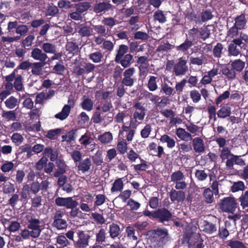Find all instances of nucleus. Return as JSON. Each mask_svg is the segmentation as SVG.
I'll list each match as a JSON object with an SVG mask.
<instances>
[{
	"label": "nucleus",
	"instance_id": "f257e3e1",
	"mask_svg": "<svg viewBox=\"0 0 248 248\" xmlns=\"http://www.w3.org/2000/svg\"><path fill=\"white\" fill-rule=\"evenodd\" d=\"M27 227L20 231V234L24 240H28L31 238L36 239L41 235L44 229L42 221L39 218H36L33 214L26 215Z\"/></svg>",
	"mask_w": 248,
	"mask_h": 248
},
{
	"label": "nucleus",
	"instance_id": "ea45409f",
	"mask_svg": "<svg viewBox=\"0 0 248 248\" xmlns=\"http://www.w3.org/2000/svg\"><path fill=\"white\" fill-rule=\"evenodd\" d=\"M91 3L89 2H81L75 5L76 10L81 14L86 12L91 7Z\"/></svg>",
	"mask_w": 248,
	"mask_h": 248
},
{
	"label": "nucleus",
	"instance_id": "e2e57ef3",
	"mask_svg": "<svg viewBox=\"0 0 248 248\" xmlns=\"http://www.w3.org/2000/svg\"><path fill=\"white\" fill-rule=\"evenodd\" d=\"M35 37L33 35H29L25 39H23L22 41V45L23 47L27 50H29L30 47L31 46L32 41L34 40Z\"/></svg>",
	"mask_w": 248,
	"mask_h": 248
},
{
	"label": "nucleus",
	"instance_id": "0eeeda50",
	"mask_svg": "<svg viewBox=\"0 0 248 248\" xmlns=\"http://www.w3.org/2000/svg\"><path fill=\"white\" fill-rule=\"evenodd\" d=\"M75 105V100L74 97L70 95L68 99V104L65 105L61 112L56 114L55 118L63 121L66 119L69 115L72 108Z\"/></svg>",
	"mask_w": 248,
	"mask_h": 248
},
{
	"label": "nucleus",
	"instance_id": "72a5a7b5",
	"mask_svg": "<svg viewBox=\"0 0 248 248\" xmlns=\"http://www.w3.org/2000/svg\"><path fill=\"white\" fill-rule=\"evenodd\" d=\"M220 152L219 157L222 162L225 160H228L232 157L234 154H232L231 149L228 147L222 149H219Z\"/></svg>",
	"mask_w": 248,
	"mask_h": 248
},
{
	"label": "nucleus",
	"instance_id": "a211bd4d",
	"mask_svg": "<svg viewBox=\"0 0 248 248\" xmlns=\"http://www.w3.org/2000/svg\"><path fill=\"white\" fill-rule=\"evenodd\" d=\"M56 164L57 169L53 173V176L55 177H58L61 175L64 174L66 172L67 165L65 164L63 159H58L56 161Z\"/></svg>",
	"mask_w": 248,
	"mask_h": 248
},
{
	"label": "nucleus",
	"instance_id": "c756f323",
	"mask_svg": "<svg viewBox=\"0 0 248 248\" xmlns=\"http://www.w3.org/2000/svg\"><path fill=\"white\" fill-rule=\"evenodd\" d=\"M124 177L119 178L115 180L110 189L111 193L121 192L124 187V183L123 179Z\"/></svg>",
	"mask_w": 248,
	"mask_h": 248
},
{
	"label": "nucleus",
	"instance_id": "79ce46f5",
	"mask_svg": "<svg viewBox=\"0 0 248 248\" xmlns=\"http://www.w3.org/2000/svg\"><path fill=\"white\" fill-rule=\"evenodd\" d=\"M128 46L122 44L119 46V48L116 51V54L114 60H117L124 57L128 51Z\"/></svg>",
	"mask_w": 248,
	"mask_h": 248
},
{
	"label": "nucleus",
	"instance_id": "2eb2a0df",
	"mask_svg": "<svg viewBox=\"0 0 248 248\" xmlns=\"http://www.w3.org/2000/svg\"><path fill=\"white\" fill-rule=\"evenodd\" d=\"M240 155H233L232 157L226 161V168L228 170L233 169L234 164L240 166H243L246 165L245 160L241 158Z\"/></svg>",
	"mask_w": 248,
	"mask_h": 248
},
{
	"label": "nucleus",
	"instance_id": "dca6fc26",
	"mask_svg": "<svg viewBox=\"0 0 248 248\" xmlns=\"http://www.w3.org/2000/svg\"><path fill=\"white\" fill-rule=\"evenodd\" d=\"M192 145L195 153L201 154L205 150V146L203 140L201 137H196L192 140Z\"/></svg>",
	"mask_w": 248,
	"mask_h": 248
},
{
	"label": "nucleus",
	"instance_id": "09e8293b",
	"mask_svg": "<svg viewBox=\"0 0 248 248\" xmlns=\"http://www.w3.org/2000/svg\"><path fill=\"white\" fill-rule=\"evenodd\" d=\"M209 26H210V25L204 26L199 29L200 31V39H201L202 41L206 40L211 36L210 30L208 28Z\"/></svg>",
	"mask_w": 248,
	"mask_h": 248
},
{
	"label": "nucleus",
	"instance_id": "a19ab883",
	"mask_svg": "<svg viewBox=\"0 0 248 248\" xmlns=\"http://www.w3.org/2000/svg\"><path fill=\"white\" fill-rule=\"evenodd\" d=\"M214 193L210 188H206L204 189L203 196L206 203H211L214 201Z\"/></svg>",
	"mask_w": 248,
	"mask_h": 248
},
{
	"label": "nucleus",
	"instance_id": "680f3d73",
	"mask_svg": "<svg viewBox=\"0 0 248 248\" xmlns=\"http://www.w3.org/2000/svg\"><path fill=\"white\" fill-rule=\"evenodd\" d=\"M238 200L240 202V205L243 209L248 207V190L242 193Z\"/></svg>",
	"mask_w": 248,
	"mask_h": 248
},
{
	"label": "nucleus",
	"instance_id": "f03ea898",
	"mask_svg": "<svg viewBox=\"0 0 248 248\" xmlns=\"http://www.w3.org/2000/svg\"><path fill=\"white\" fill-rule=\"evenodd\" d=\"M50 183L47 180H43L41 183L37 181H33L31 184H25L20 192V200L27 202L32 195H37L42 190V192L47 191Z\"/></svg>",
	"mask_w": 248,
	"mask_h": 248
},
{
	"label": "nucleus",
	"instance_id": "a18cd8bd",
	"mask_svg": "<svg viewBox=\"0 0 248 248\" xmlns=\"http://www.w3.org/2000/svg\"><path fill=\"white\" fill-rule=\"evenodd\" d=\"M160 140L162 143H167V147L169 148H172L175 145L174 140L167 134L161 136Z\"/></svg>",
	"mask_w": 248,
	"mask_h": 248
},
{
	"label": "nucleus",
	"instance_id": "69168bd1",
	"mask_svg": "<svg viewBox=\"0 0 248 248\" xmlns=\"http://www.w3.org/2000/svg\"><path fill=\"white\" fill-rule=\"evenodd\" d=\"M62 131V129L61 128L50 130L48 131L46 137L51 140H55Z\"/></svg>",
	"mask_w": 248,
	"mask_h": 248
},
{
	"label": "nucleus",
	"instance_id": "5fc2aeb1",
	"mask_svg": "<svg viewBox=\"0 0 248 248\" xmlns=\"http://www.w3.org/2000/svg\"><path fill=\"white\" fill-rule=\"evenodd\" d=\"M5 106L9 109H13L18 105V100L14 96H11L5 101Z\"/></svg>",
	"mask_w": 248,
	"mask_h": 248
},
{
	"label": "nucleus",
	"instance_id": "4c0bfd02",
	"mask_svg": "<svg viewBox=\"0 0 248 248\" xmlns=\"http://www.w3.org/2000/svg\"><path fill=\"white\" fill-rule=\"evenodd\" d=\"M230 64L235 72H238L242 71L245 66V62L240 59L235 60Z\"/></svg>",
	"mask_w": 248,
	"mask_h": 248
},
{
	"label": "nucleus",
	"instance_id": "473e14b6",
	"mask_svg": "<svg viewBox=\"0 0 248 248\" xmlns=\"http://www.w3.org/2000/svg\"><path fill=\"white\" fill-rule=\"evenodd\" d=\"M34 195L33 197H32L31 196L30 197L31 202V207L34 210H37L42 205V197L37 194Z\"/></svg>",
	"mask_w": 248,
	"mask_h": 248
},
{
	"label": "nucleus",
	"instance_id": "603ef678",
	"mask_svg": "<svg viewBox=\"0 0 248 248\" xmlns=\"http://www.w3.org/2000/svg\"><path fill=\"white\" fill-rule=\"evenodd\" d=\"M127 139H122L119 140L117 145V148L119 153L121 155H124L127 152V143L126 142Z\"/></svg>",
	"mask_w": 248,
	"mask_h": 248
},
{
	"label": "nucleus",
	"instance_id": "2f4dec72",
	"mask_svg": "<svg viewBox=\"0 0 248 248\" xmlns=\"http://www.w3.org/2000/svg\"><path fill=\"white\" fill-rule=\"evenodd\" d=\"M193 44L191 40H189L188 38H186L184 42L176 46V49L179 52L186 53L187 50L193 46Z\"/></svg>",
	"mask_w": 248,
	"mask_h": 248
},
{
	"label": "nucleus",
	"instance_id": "e433bc0d",
	"mask_svg": "<svg viewBox=\"0 0 248 248\" xmlns=\"http://www.w3.org/2000/svg\"><path fill=\"white\" fill-rule=\"evenodd\" d=\"M199 30L198 28L193 27L188 31V37L189 40L193 42H197L200 39Z\"/></svg>",
	"mask_w": 248,
	"mask_h": 248
},
{
	"label": "nucleus",
	"instance_id": "13d9d810",
	"mask_svg": "<svg viewBox=\"0 0 248 248\" xmlns=\"http://www.w3.org/2000/svg\"><path fill=\"white\" fill-rule=\"evenodd\" d=\"M171 181L175 183L181 180H184L185 175L181 170H177L172 173L170 175Z\"/></svg>",
	"mask_w": 248,
	"mask_h": 248
},
{
	"label": "nucleus",
	"instance_id": "4468645a",
	"mask_svg": "<svg viewBox=\"0 0 248 248\" xmlns=\"http://www.w3.org/2000/svg\"><path fill=\"white\" fill-rule=\"evenodd\" d=\"M115 7L108 2H99L94 6L93 11L99 14L101 13H105L109 11H113Z\"/></svg>",
	"mask_w": 248,
	"mask_h": 248
},
{
	"label": "nucleus",
	"instance_id": "052dcab7",
	"mask_svg": "<svg viewBox=\"0 0 248 248\" xmlns=\"http://www.w3.org/2000/svg\"><path fill=\"white\" fill-rule=\"evenodd\" d=\"M107 199L106 196L104 194H98L95 195V201L94 202L93 209L95 210L96 207L103 205Z\"/></svg>",
	"mask_w": 248,
	"mask_h": 248
},
{
	"label": "nucleus",
	"instance_id": "774afa93",
	"mask_svg": "<svg viewBox=\"0 0 248 248\" xmlns=\"http://www.w3.org/2000/svg\"><path fill=\"white\" fill-rule=\"evenodd\" d=\"M245 189V185L243 181H239L234 182L231 188V190L232 192H236L238 191H243Z\"/></svg>",
	"mask_w": 248,
	"mask_h": 248
},
{
	"label": "nucleus",
	"instance_id": "6ab92c4d",
	"mask_svg": "<svg viewBox=\"0 0 248 248\" xmlns=\"http://www.w3.org/2000/svg\"><path fill=\"white\" fill-rule=\"evenodd\" d=\"M116 63L120 64L124 68L129 67L133 62V56L131 54H127L121 59L114 60Z\"/></svg>",
	"mask_w": 248,
	"mask_h": 248
},
{
	"label": "nucleus",
	"instance_id": "49530a36",
	"mask_svg": "<svg viewBox=\"0 0 248 248\" xmlns=\"http://www.w3.org/2000/svg\"><path fill=\"white\" fill-rule=\"evenodd\" d=\"M82 108L87 111H90L93 109V102L90 98L87 97L84 98L80 104Z\"/></svg>",
	"mask_w": 248,
	"mask_h": 248
},
{
	"label": "nucleus",
	"instance_id": "9b49d317",
	"mask_svg": "<svg viewBox=\"0 0 248 248\" xmlns=\"http://www.w3.org/2000/svg\"><path fill=\"white\" fill-rule=\"evenodd\" d=\"M113 116L112 112H108L105 114L102 118L99 111H95L93 115L92 120L94 124H99L101 122H104V124H108L113 121Z\"/></svg>",
	"mask_w": 248,
	"mask_h": 248
},
{
	"label": "nucleus",
	"instance_id": "aec40b11",
	"mask_svg": "<svg viewBox=\"0 0 248 248\" xmlns=\"http://www.w3.org/2000/svg\"><path fill=\"white\" fill-rule=\"evenodd\" d=\"M31 57L35 60L39 61V62H46V61L48 58L47 55L38 48H34L32 50Z\"/></svg>",
	"mask_w": 248,
	"mask_h": 248
},
{
	"label": "nucleus",
	"instance_id": "39448f33",
	"mask_svg": "<svg viewBox=\"0 0 248 248\" xmlns=\"http://www.w3.org/2000/svg\"><path fill=\"white\" fill-rule=\"evenodd\" d=\"M55 204L58 206H63L66 209H71L69 212L71 217L75 218L78 216L79 213V209L77 207L78 205V202L73 200L72 197H58L55 200Z\"/></svg>",
	"mask_w": 248,
	"mask_h": 248
},
{
	"label": "nucleus",
	"instance_id": "de8ad7c7",
	"mask_svg": "<svg viewBox=\"0 0 248 248\" xmlns=\"http://www.w3.org/2000/svg\"><path fill=\"white\" fill-rule=\"evenodd\" d=\"M154 20L157 21L159 23L163 24L167 21V17L164 12L160 10L156 11L153 15Z\"/></svg>",
	"mask_w": 248,
	"mask_h": 248
},
{
	"label": "nucleus",
	"instance_id": "7ed1b4c3",
	"mask_svg": "<svg viewBox=\"0 0 248 248\" xmlns=\"http://www.w3.org/2000/svg\"><path fill=\"white\" fill-rule=\"evenodd\" d=\"M145 115V110L136 111L133 113V118H131L129 123L128 122L123 124L121 130L119 131V135H123L124 132H127L126 138L128 141L132 140L135 134V130L140 123L138 120L142 121Z\"/></svg>",
	"mask_w": 248,
	"mask_h": 248
},
{
	"label": "nucleus",
	"instance_id": "37998d69",
	"mask_svg": "<svg viewBox=\"0 0 248 248\" xmlns=\"http://www.w3.org/2000/svg\"><path fill=\"white\" fill-rule=\"evenodd\" d=\"M140 17L139 15L132 16L127 21L128 24L132 26L129 29L131 31H136L139 29L138 25L136 24L140 21Z\"/></svg>",
	"mask_w": 248,
	"mask_h": 248
},
{
	"label": "nucleus",
	"instance_id": "393cba45",
	"mask_svg": "<svg viewBox=\"0 0 248 248\" xmlns=\"http://www.w3.org/2000/svg\"><path fill=\"white\" fill-rule=\"evenodd\" d=\"M93 139L91 138V136L87 133H85L82 135L79 139V141L81 144V146L78 145L76 147V149L80 150L82 147L86 148L88 145L90 144Z\"/></svg>",
	"mask_w": 248,
	"mask_h": 248
},
{
	"label": "nucleus",
	"instance_id": "1a4fd4ad",
	"mask_svg": "<svg viewBox=\"0 0 248 248\" xmlns=\"http://www.w3.org/2000/svg\"><path fill=\"white\" fill-rule=\"evenodd\" d=\"M188 71L187 61L183 57L178 59V62L173 66V72L175 76H182Z\"/></svg>",
	"mask_w": 248,
	"mask_h": 248
},
{
	"label": "nucleus",
	"instance_id": "4be33fe9",
	"mask_svg": "<svg viewBox=\"0 0 248 248\" xmlns=\"http://www.w3.org/2000/svg\"><path fill=\"white\" fill-rule=\"evenodd\" d=\"M78 162V165H77L78 171H81L82 173H84L90 170L92 166L90 158L87 157L84 160H81Z\"/></svg>",
	"mask_w": 248,
	"mask_h": 248
},
{
	"label": "nucleus",
	"instance_id": "423d86ee",
	"mask_svg": "<svg viewBox=\"0 0 248 248\" xmlns=\"http://www.w3.org/2000/svg\"><path fill=\"white\" fill-rule=\"evenodd\" d=\"M219 206L222 211L233 214L238 207V204L234 197L229 196L221 200Z\"/></svg>",
	"mask_w": 248,
	"mask_h": 248
},
{
	"label": "nucleus",
	"instance_id": "7c9ffc66",
	"mask_svg": "<svg viewBox=\"0 0 248 248\" xmlns=\"http://www.w3.org/2000/svg\"><path fill=\"white\" fill-rule=\"evenodd\" d=\"M159 78L157 77L154 76H149V78L147 84V87L151 92H154L157 90V82Z\"/></svg>",
	"mask_w": 248,
	"mask_h": 248
},
{
	"label": "nucleus",
	"instance_id": "3c124183",
	"mask_svg": "<svg viewBox=\"0 0 248 248\" xmlns=\"http://www.w3.org/2000/svg\"><path fill=\"white\" fill-rule=\"evenodd\" d=\"M106 234L105 230L104 229L101 228L99 231L96 234V243L100 245L104 244L106 242Z\"/></svg>",
	"mask_w": 248,
	"mask_h": 248
},
{
	"label": "nucleus",
	"instance_id": "f8f14e48",
	"mask_svg": "<svg viewBox=\"0 0 248 248\" xmlns=\"http://www.w3.org/2000/svg\"><path fill=\"white\" fill-rule=\"evenodd\" d=\"M168 231L166 229H157L155 231L154 238L159 244H165L169 240Z\"/></svg>",
	"mask_w": 248,
	"mask_h": 248
},
{
	"label": "nucleus",
	"instance_id": "bf43d9fd",
	"mask_svg": "<svg viewBox=\"0 0 248 248\" xmlns=\"http://www.w3.org/2000/svg\"><path fill=\"white\" fill-rule=\"evenodd\" d=\"M174 46L170 44L169 42H167L166 43L158 46L155 50V52L162 53L167 52L170 50Z\"/></svg>",
	"mask_w": 248,
	"mask_h": 248
},
{
	"label": "nucleus",
	"instance_id": "bb28decb",
	"mask_svg": "<svg viewBox=\"0 0 248 248\" xmlns=\"http://www.w3.org/2000/svg\"><path fill=\"white\" fill-rule=\"evenodd\" d=\"M176 135L182 140L188 141L192 139L191 134L183 128L179 127L176 129Z\"/></svg>",
	"mask_w": 248,
	"mask_h": 248
},
{
	"label": "nucleus",
	"instance_id": "f704fd0d",
	"mask_svg": "<svg viewBox=\"0 0 248 248\" xmlns=\"http://www.w3.org/2000/svg\"><path fill=\"white\" fill-rule=\"evenodd\" d=\"M200 24L205 22L211 20L213 17L212 11L209 9L202 10V12L200 13Z\"/></svg>",
	"mask_w": 248,
	"mask_h": 248
},
{
	"label": "nucleus",
	"instance_id": "58836bf2",
	"mask_svg": "<svg viewBox=\"0 0 248 248\" xmlns=\"http://www.w3.org/2000/svg\"><path fill=\"white\" fill-rule=\"evenodd\" d=\"M231 114V108L228 106L221 107L217 112V117L220 118H226Z\"/></svg>",
	"mask_w": 248,
	"mask_h": 248
},
{
	"label": "nucleus",
	"instance_id": "4d7b16f0",
	"mask_svg": "<svg viewBox=\"0 0 248 248\" xmlns=\"http://www.w3.org/2000/svg\"><path fill=\"white\" fill-rule=\"evenodd\" d=\"M112 108V105L110 101H106L102 103L101 106L96 108V111L101 110L103 112H108Z\"/></svg>",
	"mask_w": 248,
	"mask_h": 248
},
{
	"label": "nucleus",
	"instance_id": "a878e982",
	"mask_svg": "<svg viewBox=\"0 0 248 248\" xmlns=\"http://www.w3.org/2000/svg\"><path fill=\"white\" fill-rule=\"evenodd\" d=\"M185 18L190 22H194L196 24H200V13L195 12L194 10L187 11L185 15Z\"/></svg>",
	"mask_w": 248,
	"mask_h": 248
},
{
	"label": "nucleus",
	"instance_id": "ddd939ff",
	"mask_svg": "<svg viewBox=\"0 0 248 248\" xmlns=\"http://www.w3.org/2000/svg\"><path fill=\"white\" fill-rule=\"evenodd\" d=\"M135 71L134 67H130L126 69L124 72V78L122 79V85L131 87L134 83V79L132 78Z\"/></svg>",
	"mask_w": 248,
	"mask_h": 248
},
{
	"label": "nucleus",
	"instance_id": "20e7f679",
	"mask_svg": "<svg viewBox=\"0 0 248 248\" xmlns=\"http://www.w3.org/2000/svg\"><path fill=\"white\" fill-rule=\"evenodd\" d=\"M143 214L151 219L155 220L158 222L164 224L166 222L170 221L172 217L170 211L165 207L158 208L153 211L145 210L143 212Z\"/></svg>",
	"mask_w": 248,
	"mask_h": 248
},
{
	"label": "nucleus",
	"instance_id": "5701e85b",
	"mask_svg": "<svg viewBox=\"0 0 248 248\" xmlns=\"http://www.w3.org/2000/svg\"><path fill=\"white\" fill-rule=\"evenodd\" d=\"M46 64V62H35L32 63L31 73L33 75L41 76L43 74V68Z\"/></svg>",
	"mask_w": 248,
	"mask_h": 248
},
{
	"label": "nucleus",
	"instance_id": "412c9836",
	"mask_svg": "<svg viewBox=\"0 0 248 248\" xmlns=\"http://www.w3.org/2000/svg\"><path fill=\"white\" fill-rule=\"evenodd\" d=\"M201 227L203 232L207 234H212L217 231L216 224L207 220H203Z\"/></svg>",
	"mask_w": 248,
	"mask_h": 248
},
{
	"label": "nucleus",
	"instance_id": "c03bdc74",
	"mask_svg": "<svg viewBox=\"0 0 248 248\" xmlns=\"http://www.w3.org/2000/svg\"><path fill=\"white\" fill-rule=\"evenodd\" d=\"M78 33L81 37H89L92 34V29L90 26L81 24Z\"/></svg>",
	"mask_w": 248,
	"mask_h": 248
},
{
	"label": "nucleus",
	"instance_id": "c85d7f7f",
	"mask_svg": "<svg viewBox=\"0 0 248 248\" xmlns=\"http://www.w3.org/2000/svg\"><path fill=\"white\" fill-rule=\"evenodd\" d=\"M108 232L110 238L115 239L116 237H118L121 233L120 226L115 223H112L109 226Z\"/></svg>",
	"mask_w": 248,
	"mask_h": 248
},
{
	"label": "nucleus",
	"instance_id": "c9c22d12",
	"mask_svg": "<svg viewBox=\"0 0 248 248\" xmlns=\"http://www.w3.org/2000/svg\"><path fill=\"white\" fill-rule=\"evenodd\" d=\"M225 50L224 46L221 43H217L213 49V55L215 58L219 59Z\"/></svg>",
	"mask_w": 248,
	"mask_h": 248
},
{
	"label": "nucleus",
	"instance_id": "9d476101",
	"mask_svg": "<svg viewBox=\"0 0 248 248\" xmlns=\"http://www.w3.org/2000/svg\"><path fill=\"white\" fill-rule=\"evenodd\" d=\"M78 240L75 245L77 248H85L89 246L91 236L82 230H78L76 232Z\"/></svg>",
	"mask_w": 248,
	"mask_h": 248
},
{
	"label": "nucleus",
	"instance_id": "b1692460",
	"mask_svg": "<svg viewBox=\"0 0 248 248\" xmlns=\"http://www.w3.org/2000/svg\"><path fill=\"white\" fill-rule=\"evenodd\" d=\"M234 21L235 22L233 25L238 27V29H240V30L245 29L247 22L245 14H241L236 16L234 18Z\"/></svg>",
	"mask_w": 248,
	"mask_h": 248
},
{
	"label": "nucleus",
	"instance_id": "6e6552de",
	"mask_svg": "<svg viewBox=\"0 0 248 248\" xmlns=\"http://www.w3.org/2000/svg\"><path fill=\"white\" fill-rule=\"evenodd\" d=\"M247 45L239 39H233L228 46V52L230 55L237 56L241 53L242 48H246Z\"/></svg>",
	"mask_w": 248,
	"mask_h": 248
},
{
	"label": "nucleus",
	"instance_id": "cd10ccee",
	"mask_svg": "<svg viewBox=\"0 0 248 248\" xmlns=\"http://www.w3.org/2000/svg\"><path fill=\"white\" fill-rule=\"evenodd\" d=\"M221 72L229 80H233L236 78V72L231 66V67L224 66L221 69Z\"/></svg>",
	"mask_w": 248,
	"mask_h": 248
},
{
	"label": "nucleus",
	"instance_id": "0e129e2a",
	"mask_svg": "<svg viewBox=\"0 0 248 248\" xmlns=\"http://www.w3.org/2000/svg\"><path fill=\"white\" fill-rule=\"evenodd\" d=\"M42 48L46 53H55L56 52L55 46L49 43H44L42 45Z\"/></svg>",
	"mask_w": 248,
	"mask_h": 248
},
{
	"label": "nucleus",
	"instance_id": "8fccbe9b",
	"mask_svg": "<svg viewBox=\"0 0 248 248\" xmlns=\"http://www.w3.org/2000/svg\"><path fill=\"white\" fill-rule=\"evenodd\" d=\"M66 50L69 53L73 55L76 54L78 51V46L76 43L73 42H68L65 46Z\"/></svg>",
	"mask_w": 248,
	"mask_h": 248
},
{
	"label": "nucleus",
	"instance_id": "864d4df0",
	"mask_svg": "<svg viewBox=\"0 0 248 248\" xmlns=\"http://www.w3.org/2000/svg\"><path fill=\"white\" fill-rule=\"evenodd\" d=\"M22 80L23 78L21 75H17L15 78L13 86L17 92L22 91L24 89Z\"/></svg>",
	"mask_w": 248,
	"mask_h": 248
},
{
	"label": "nucleus",
	"instance_id": "6e6d98bb",
	"mask_svg": "<svg viewBox=\"0 0 248 248\" xmlns=\"http://www.w3.org/2000/svg\"><path fill=\"white\" fill-rule=\"evenodd\" d=\"M98 140L103 143H109L113 139L112 134L110 132H105L103 134L98 136Z\"/></svg>",
	"mask_w": 248,
	"mask_h": 248
},
{
	"label": "nucleus",
	"instance_id": "f3484780",
	"mask_svg": "<svg viewBox=\"0 0 248 248\" xmlns=\"http://www.w3.org/2000/svg\"><path fill=\"white\" fill-rule=\"evenodd\" d=\"M169 196L172 202H182L186 198L185 193L183 190H177L173 188L170 190Z\"/></svg>",
	"mask_w": 248,
	"mask_h": 248
},
{
	"label": "nucleus",
	"instance_id": "338daca9",
	"mask_svg": "<svg viewBox=\"0 0 248 248\" xmlns=\"http://www.w3.org/2000/svg\"><path fill=\"white\" fill-rule=\"evenodd\" d=\"M89 59L94 63H98L101 61L103 58V54L100 51H96L91 53L89 55Z\"/></svg>",
	"mask_w": 248,
	"mask_h": 248
}]
</instances>
